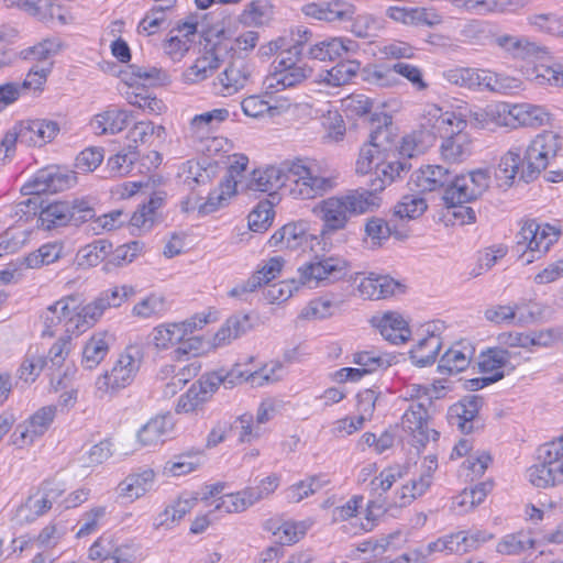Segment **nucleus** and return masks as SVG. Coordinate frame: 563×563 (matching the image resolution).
Here are the masks:
<instances>
[{
	"label": "nucleus",
	"instance_id": "f257e3e1",
	"mask_svg": "<svg viewBox=\"0 0 563 563\" xmlns=\"http://www.w3.org/2000/svg\"><path fill=\"white\" fill-rule=\"evenodd\" d=\"M561 148L560 136L552 131L538 134L523 147L514 145L500 158L496 177L511 183L516 177L530 183L544 170Z\"/></svg>",
	"mask_w": 563,
	"mask_h": 563
},
{
	"label": "nucleus",
	"instance_id": "f03ea898",
	"mask_svg": "<svg viewBox=\"0 0 563 563\" xmlns=\"http://www.w3.org/2000/svg\"><path fill=\"white\" fill-rule=\"evenodd\" d=\"M134 294V289L130 286L113 287L101 292L97 299L82 307L78 312L69 308L67 300H58L49 306L44 313L43 334L53 336L54 328L64 322L66 333L79 335L93 325L104 310L120 307Z\"/></svg>",
	"mask_w": 563,
	"mask_h": 563
},
{
	"label": "nucleus",
	"instance_id": "7ed1b4c3",
	"mask_svg": "<svg viewBox=\"0 0 563 563\" xmlns=\"http://www.w3.org/2000/svg\"><path fill=\"white\" fill-rule=\"evenodd\" d=\"M380 191L369 188H356L320 200L312 208L313 214L322 222L321 235L333 234L344 230L353 217L376 211L382 205Z\"/></svg>",
	"mask_w": 563,
	"mask_h": 563
},
{
	"label": "nucleus",
	"instance_id": "20e7f679",
	"mask_svg": "<svg viewBox=\"0 0 563 563\" xmlns=\"http://www.w3.org/2000/svg\"><path fill=\"white\" fill-rule=\"evenodd\" d=\"M347 263L341 257L314 256L312 261L298 268V278L268 285L265 296L271 302H284L300 286L309 289L329 286L347 275Z\"/></svg>",
	"mask_w": 563,
	"mask_h": 563
},
{
	"label": "nucleus",
	"instance_id": "39448f33",
	"mask_svg": "<svg viewBox=\"0 0 563 563\" xmlns=\"http://www.w3.org/2000/svg\"><path fill=\"white\" fill-rule=\"evenodd\" d=\"M396 157L393 118L388 113H374L371 118L369 140L360 150L356 173L367 174L375 166L374 179L383 177L382 169Z\"/></svg>",
	"mask_w": 563,
	"mask_h": 563
},
{
	"label": "nucleus",
	"instance_id": "423d86ee",
	"mask_svg": "<svg viewBox=\"0 0 563 563\" xmlns=\"http://www.w3.org/2000/svg\"><path fill=\"white\" fill-rule=\"evenodd\" d=\"M286 166H288V192L296 199L322 197L338 186L336 175L320 174L317 165L309 159L286 161Z\"/></svg>",
	"mask_w": 563,
	"mask_h": 563
},
{
	"label": "nucleus",
	"instance_id": "0eeeda50",
	"mask_svg": "<svg viewBox=\"0 0 563 563\" xmlns=\"http://www.w3.org/2000/svg\"><path fill=\"white\" fill-rule=\"evenodd\" d=\"M303 52V42L298 40L288 49L280 53V58L274 62V70L264 81L265 95L273 96L287 88H292L303 82L311 75V69L301 64L299 56Z\"/></svg>",
	"mask_w": 563,
	"mask_h": 563
},
{
	"label": "nucleus",
	"instance_id": "6e6552de",
	"mask_svg": "<svg viewBox=\"0 0 563 563\" xmlns=\"http://www.w3.org/2000/svg\"><path fill=\"white\" fill-rule=\"evenodd\" d=\"M538 463L528 468L530 483L539 488L563 483V437L538 449Z\"/></svg>",
	"mask_w": 563,
	"mask_h": 563
},
{
	"label": "nucleus",
	"instance_id": "1a4fd4ad",
	"mask_svg": "<svg viewBox=\"0 0 563 563\" xmlns=\"http://www.w3.org/2000/svg\"><path fill=\"white\" fill-rule=\"evenodd\" d=\"M560 231L545 223L540 224L534 219L526 220L520 231L516 235V252L523 257L527 252L531 254L525 260V264H530L541 254L547 253L550 247L559 240Z\"/></svg>",
	"mask_w": 563,
	"mask_h": 563
},
{
	"label": "nucleus",
	"instance_id": "9d476101",
	"mask_svg": "<svg viewBox=\"0 0 563 563\" xmlns=\"http://www.w3.org/2000/svg\"><path fill=\"white\" fill-rule=\"evenodd\" d=\"M489 179V174L485 169L460 175L451 173L442 196L444 205L450 208L477 200L488 189Z\"/></svg>",
	"mask_w": 563,
	"mask_h": 563
},
{
	"label": "nucleus",
	"instance_id": "9b49d317",
	"mask_svg": "<svg viewBox=\"0 0 563 563\" xmlns=\"http://www.w3.org/2000/svg\"><path fill=\"white\" fill-rule=\"evenodd\" d=\"M140 365V358H136L131 353V350L128 349L124 353L119 355L111 371L104 372L97 378L96 388L103 394L125 388L134 380Z\"/></svg>",
	"mask_w": 563,
	"mask_h": 563
},
{
	"label": "nucleus",
	"instance_id": "f8f14e48",
	"mask_svg": "<svg viewBox=\"0 0 563 563\" xmlns=\"http://www.w3.org/2000/svg\"><path fill=\"white\" fill-rule=\"evenodd\" d=\"M206 323V318H194L180 323L158 325L154 329L153 342L158 349H167L168 346L181 343V346L177 349V352L187 354V347H189V350L194 349L191 341L197 342L195 338L187 336L192 334L198 327L201 328Z\"/></svg>",
	"mask_w": 563,
	"mask_h": 563
},
{
	"label": "nucleus",
	"instance_id": "ddd939ff",
	"mask_svg": "<svg viewBox=\"0 0 563 563\" xmlns=\"http://www.w3.org/2000/svg\"><path fill=\"white\" fill-rule=\"evenodd\" d=\"M76 181L75 172L53 165L37 170L23 189L27 195L55 194L71 188Z\"/></svg>",
	"mask_w": 563,
	"mask_h": 563
},
{
	"label": "nucleus",
	"instance_id": "4468645a",
	"mask_svg": "<svg viewBox=\"0 0 563 563\" xmlns=\"http://www.w3.org/2000/svg\"><path fill=\"white\" fill-rule=\"evenodd\" d=\"M396 157L382 169L383 177L372 179L374 191H383L387 186L407 174L412 165L410 159L418 153L417 144L411 136L402 137L400 146L397 145V135L395 134Z\"/></svg>",
	"mask_w": 563,
	"mask_h": 563
},
{
	"label": "nucleus",
	"instance_id": "2eb2a0df",
	"mask_svg": "<svg viewBox=\"0 0 563 563\" xmlns=\"http://www.w3.org/2000/svg\"><path fill=\"white\" fill-rule=\"evenodd\" d=\"M428 410L424 401H413L401 418L402 429L411 437V444L416 448H424L432 439L437 441L439 432L428 427Z\"/></svg>",
	"mask_w": 563,
	"mask_h": 563
},
{
	"label": "nucleus",
	"instance_id": "dca6fc26",
	"mask_svg": "<svg viewBox=\"0 0 563 563\" xmlns=\"http://www.w3.org/2000/svg\"><path fill=\"white\" fill-rule=\"evenodd\" d=\"M251 75L252 67L245 58L232 57L213 82L214 91L223 97L232 96L247 85Z\"/></svg>",
	"mask_w": 563,
	"mask_h": 563
},
{
	"label": "nucleus",
	"instance_id": "f3484780",
	"mask_svg": "<svg viewBox=\"0 0 563 563\" xmlns=\"http://www.w3.org/2000/svg\"><path fill=\"white\" fill-rule=\"evenodd\" d=\"M20 143L26 146H44L59 133V124L48 119H27L19 122Z\"/></svg>",
	"mask_w": 563,
	"mask_h": 563
},
{
	"label": "nucleus",
	"instance_id": "a211bd4d",
	"mask_svg": "<svg viewBox=\"0 0 563 563\" xmlns=\"http://www.w3.org/2000/svg\"><path fill=\"white\" fill-rule=\"evenodd\" d=\"M286 161L279 166H269L264 170H253L247 183V188L253 191L273 194L276 190L288 191L289 179Z\"/></svg>",
	"mask_w": 563,
	"mask_h": 563
},
{
	"label": "nucleus",
	"instance_id": "6ab92c4d",
	"mask_svg": "<svg viewBox=\"0 0 563 563\" xmlns=\"http://www.w3.org/2000/svg\"><path fill=\"white\" fill-rule=\"evenodd\" d=\"M228 52L227 46L217 44L205 52L195 63L184 71V79L188 84H198L209 78L223 62L221 53Z\"/></svg>",
	"mask_w": 563,
	"mask_h": 563
},
{
	"label": "nucleus",
	"instance_id": "aec40b11",
	"mask_svg": "<svg viewBox=\"0 0 563 563\" xmlns=\"http://www.w3.org/2000/svg\"><path fill=\"white\" fill-rule=\"evenodd\" d=\"M358 48L357 42L347 37H332L310 46L308 54L312 59L334 62L338 58L357 53Z\"/></svg>",
	"mask_w": 563,
	"mask_h": 563
},
{
	"label": "nucleus",
	"instance_id": "412c9836",
	"mask_svg": "<svg viewBox=\"0 0 563 563\" xmlns=\"http://www.w3.org/2000/svg\"><path fill=\"white\" fill-rule=\"evenodd\" d=\"M483 398L476 395L464 397L449 409V421L457 426L463 433H471L474 430V422L477 418Z\"/></svg>",
	"mask_w": 563,
	"mask_h": 563
},
{
	"label": "nucleus",
	"instance_id": "4be33fe9",
	"mask_svg": "<svg viewBox=\"0 0 563 563\" xmlns=\"http://www.w3.org/2000/svg\"><path fill=\"white\" fill-rule=\"evenodd\" d=\"M494 43L517 59L538 57L545 53L544 46L531 41L527 36L504 34L496 36Z\"/></svg>",
	"mask_w": 563,
	"mask_h": 563
},
{
	"label": "nucleus",
	"instance_id": "5701e85b",
	"mask_svg": "<svg viewBox=\"0 0 563 563\" xmlns=\"http://www.w3.org/2000/svg\"><path fill=\"white\" fill-rule=\"evenodd\" d=\"M174 428L169 412L150 419L139 431L137 440L143 446H155L164 443Z\"/></svg>",
	"mask_w": 563,
	"mask_h": 563
},
{
	"label": "nucleus",
	"instance_id": "b1692460",
	"mask_svg": "<svg viewBox=\"0 0 563 563\" xmlns=\"http://www.w3.org/2000/svg\"><path fill=\"white\" fill-rule=\"evenodd\" d=\"M451 172L440 165H427L420 167L411 176L410 181L420 192L445 190L450 181Z\"/></svg>",
	"mask_w": 563,
	"mask_h": 563
},
{
	"label": "nucleus",
	"instance_id": "393cba45",
	"mask_svg": "<svg viewBox=\"0 0 563 563\" xmlns=\"http://www.w3.org/2000/svg\"><path fill=\"white\" fill-rule=\"evenodd\" d=\"M401 284L388 275L369 273L368 276L361 279L358 284L360 294L367 299L378 300L395 295Z\"/></svg>",
	"mask_w": 563,
	"mask_h": 563
},
{
	"label": "nucleus",
	"instance_id": "a878e982",
	"mask_svg": "<svg viewBox=\"0 0 563 563\" xmlns=\"http://www.w3.org/2000/svg\"><path fill=\"white\" fill-rule=\"evenodd\" d=\"M122 80L129 86H155L169 82V75L166 70L155 66L129 65L121 71Z\"/></svg>",
	"mask_w": 563,
	"mask_h": 563
},
{
	"label": "nucleus",
	"instance_id": "bb28decb",
	"mask_svg": "<svg viewBox=\"0 0 563 563\" xmlns=\"http://www.w3.org/2000/svg\"><path fill=\"white\" fill-rule=\"evenodd\" d=\"M284 258L275 256L269 258L263 267L252 275L243 285L236 286L230 290V296L238 297L245 292L255 291L263 284H269L282 272Z\"/></svg>",
	"mask_w": 563,
	"mask_h": 563
},
{
	"label": "nucleus",
	"instance_id": "cd10ccee",
	"mask_svg": "<svg viewBox=\"0 0 563 563\" xmlns=\"http://www.w3.org/2000/svg\"><path fill=\"white\" fill-rule=\"evenodd\" d=\"M364 232L372 247L383 246L390 236H395L398 240H404L408 236V234L398 229L397 225L391 224V221L379 217L368 218L364 225Z\"/></svg>",
	"mask_w": 563,
	"mask_h": 563
},
{
	"label": "nucleus",
	"instance_id": "c85d7f7f",
	"mask_svg": "<svg viewBox=\"0 0 563 563\" xmlns=\"http://www.w3.org/2000/svg\"><path fill=\"white\" fill-rule=\"evenodd\" d=\"M129 122V111L117 106H110L103 112L95 115L92 125L98 134H115L125 129Z\"/></svg>",
	"mask_w": 563,
	"mask_h": 563
},
{
	"label": "nucleus",
	"instance_id": "c756f323",
	"mask_svg": "<svg viewBox=\"0 0 563 563\" xmlns=\"http://www.w3.org/2000/svg\"><path fill=\"white\" fill-rule=\"evenodd\" d=\"M503 112H508L520 125L538 128L549 122L548 111L541 107L531 103L514 104L511 107L503 104Z\"/></svg>",
	"mask_w": 563,
	"mask_h": 563
},
{
	"label": "nucleus",
	"instance_id": "7c9ffc66",
	"mask_svg": "<svg viewBox=\"0 0 563 563\" xmlns=\"http://www.w3.org/2000/svg\"><path fill=\"white\" fill-rule=\"evenodd\" d=\"M376 325L383 338L393 344L407 342L411 334L407 321L397 312H386Z\"/></svg>",
	"mask_w": 563,
	"mask_h": 563
},
{
	"label": "nucleus",
	"instance_id": "2f4dec72",
	"mask_svg": "<svg viewBox=\"0 0 563 563\" xmlns=\"http://www.w3.org/2000/svg\"><path fill=\"white\" fill-rule=\"evenodd\" d=\"M197 32V24L185 22L177 29L170 31V36L164 42V51L173 59H180L190 48L192 40Z\"/></svg>",
	"mask_w": 563,
	"mask_h": 563
},
{
	"label": "nucleus",
	"instance_id": "473e14b6",
	"mask_svg": "<svg viewBox=\"0 0 563 563\" xmlns=\"http://www.w3.org/2000/svg\"><path fill=\"white\" fill-rule=\"evenodd\" d=\"M155 474L153 470L146 468L140 473L128 475L118 486L119 495L133 501L151 489Z\"/></svg>",
	"mask_w": 563,
	"mask_h": 563
},
{
	"label": "nucleus",
	"instance_id": "72a5a7b5",
	"mask_svg": "<svg viewBox=\"0 0 563 563\" xmlns=\"http://www.w3.org/2000/svg\"><path fill=\"white\" fill-rule=\"evenodd\" d=\"M432 115L434 118L432 133L440 139H448V136L462 132L467 125L466 120L454 111H442L434 108Z\"/></svg>",
	"mask_w": 563,
	"mask_h": 563
},
{
	"label": "nucleus",
	"instance_id": "f704fd0d",
	"mask_svg": "<svg viewBox=\"0 0 563 563\" xmlns=\"http://www.w3.org/2000/svg\"><path fill=\"white\" fill-rule=\"evenodd\" d=\"M229 110L225 108L197 114L190 120L189 130L196 137L203 139L218 129L229 118Z\"/></svg>",
	"mask_w": 563,
	"mask_h": 563
},
{
	"label": "nucleus",
	"instance_id": "c9c22d12",
	"mask_svg": "<svg viewBox=\"0 0 563 563\" xmlns=\"http://www.w3.org/2000/svg\"><path fill=\"white\" fill-rule=\"evenodd\" d=\"M38 228L51 231L58 227L69 225L68 200H58L48 203L40 211Z\"/></svg>",
	"mask_w": 563,
	"mask_h": 563
},
{
	"label": "nucleus",
	"instance_id": "e433bc0d",
	"mask_svg": "<svg viewBox=\"0 0 563 563\" xmlns=\"http://www.w3.org/2000/svg\"><path fill=\"white\" fill-rule=\"evenodd\" d=\"M441 346V338L431 333L428 336L420 339L418 343L410 350V360L415 365L419 367L432 365L437 360Z\"/></svg>",
	"mask_w": 563,
	"mask_h": 563
},
{
	"label": "nucleus",
	"instance_id": "4c0bfd02",
	"mask_svg": "<svg viewBox=\"0 0 563 563\" xmlns=\"http://www.w3.org/2000/svg\"><path fill=\"white\" fill-rule=\"evenodd\" d=\"M307 240L308 234L302 223H288L272 235L269 243L272 246L297 250L302 246Z\"/></svg>",
	"mask_w": 563,
	"mask_h": 563
},
{
	"label": "nucleus",
	"instance_id": "58836bf2",
	"mask_svg": "<svg viewBox=\"0 0 563 563\" xmlns=\"http://www.w3.org/2000/svg\"><path fill=\"white\" fill-rule=\"evenodd\" d=\"M338 63L327 70L323 80L333 87H340L351 82L361 69V63L352 58V55L338 58Z\"/></svg>",
	"mask_w": 563,
	"mask_h": 563
},
{
	"label": "nucleus",
	"instance_id": "ea45409f",
	"mask_svg": "<svg viewBox=\"0 0 563 563\" xmlns=\"http://www.w3.org/2000/svg\"><path fill=\"white\" fill-rule=\"evenodd\" d=\"M473 350L461 347V344L452 345L440 358L438 371L441 374H456L470 365Z\"/></svg>",
	"mask_w": 563,
	"mask_h": 563
},
{
	"label": "nucleus",
	"instance_id": "a19ab883",
	"mask_svg": "<svg viewBox=\"0 0 563 563\" xmlns=\"http://www.w3.org/2000/svg\"><path fill=\"white\" fill-rule=\"evenodd\" d=\"M109 352V336L106 332L93 334L82 349L81 364L87 369L97 367Z\"/></svg>",
	"mask_w": 563,
	"mask_h": 563
},
{
	"label": "nucleus",
	"instance_id": "79ce46f5",
	"mask_svg": "<svg viewBox=\"0 0 563 563\" xmlns=\"http://www.w3.org/2000/svg\"><path fill=\"white\" fill-rule=\"evenodd\" d=\"M252 328L249 314L236 313L227 319L214 336L217 345H225L245 334Z\"/></svg>",
	"mask_w": 563,
	"mask_h": 563
},
{
	"label": "nucleus",
	"instance_id": "37998d69",
	"mask_svg": "<svg viewBox=\"0 0 563 563\" xmlns=\"http://www.w3.org/2000/svg\"><path fill=\"white\" fill-rule=\"evenodd\" d=\"M477 75L478 78L476 81H478V84L475 85L474 90H487L492 92L507 93L517 87L515 84L517 81L516 79L496 74L490 70L477 69Z\"/></svg>",
	"mask_w": 563,
	"mask_h": 563
},
{
	"label": "nucleus",
	"instance_id": "c03bdc74",
	"mask_svg": "<svg viewBox=\"0 0 563 563\" xmlns=\"http://www.w3.org/2000/svg\"><path fill=\"white\" fill-rule=\"evenodd\" d=\"M96 205L95 199L89 197L68 200L69 225L80 227L84 223L91 222V227H93L97 216Z\"/></svg>",
	"mask_w": 563,
	"mask_h": 563
},
{
	"label": "nucleus",
	"instance_id": "a18cd8bd",
	"mask_svg": "<svg viewBox=\"0 0 563 563\" xmlns=\"http://www.w3.org/2000/svg\"><path fill=\"white\" fill-rule=\"evenodd\" d=\"M441 154L445 161L460 162L470 154V141L464 131L442 139Z\"/></svg>",
	"mask_w": 563,
	"mask_h": 563
},
{
	"label": "nucleus",
	"instance_id": "49530a36",
	"mask_svg": "<svg viewBox=\"0 0 563 563\" xmlns=\"http://www.w3.org/2000/svg\"><path fill=\"white\" fill-rule=\"evenodd\" d=\"M168 309L163 296L151 294L134 305L132 316L140 319L161 318Z\"/></svg>",
	"mask_w": 563,
	"mask_h": 563
},
{
	"label": "nucleus",
	"instance_id": "de8ad7c7",
	"mask_svg": "<svg viewBox=\"0 0 563 563\" xmlns=\"http://www.w3.org/2000/svg\"><path fill=\"white\" fill-rule=\"evenodd\" d=\"M510 352L505 349H489L481 354L479 368L484 375L504 373V368L509 365Z\"/></svg>",
	"mask_w": 563,
	"mask_h": 563
},
{
	"label": "nucleus",
	"instance_id": "09e8293b",
	"mask_svg": "<svg viewBox=\"0 0 563 563\" xmlns=\"http://www.w3.org/2000/svg\"><path fill=\"white\" fill-rule=\"evenodd\" d=\"M8 9H19L40 20L53 16V0H2Z\"/></svg>",
	"mask_w": 563,
	"mask_h": 563
},
{
	"label": "nucleus",
	"instance_id": "8fccbe9b",
	"mask_svg": "<svg viewBox=\"0 0 563 563\" xmlns=\"http://www.w3.org/2000/svg\"><path fill=\"white\" fill-rule=\"evenodd\" d=\"M112 250V243L106 239H99L82 247L79 253V264L89 267L101 263Z\"/></svg>",
	"mask_w": 563,
	"mask_h": 563
},
{
	"label": "nucleus",
	"instance_id": "3c124183",
	"mask_svg": "<svg viewBox=\"0 0 563 563\" xmlns=\"http://www.w3.org/2000/svg\"><path fill=\"white\" fill-rule=\"evenodd\" d=\"M427 201L418 195H406L394 207L393 216L400 220L419 218L427 210Z\"/></svg>",
	"mask_w": 563,
	"mask_h": 563
},
{
	"label": "nucleus",
	"instance_id": "603ef678",
	"mask_svg": "<svg viewBox=\"0 0 563 563\" xmlns=\"http://www.w3.org/2000/svg\"><path fill=\"white\" fill-rule=\"evenodd\" d=\"M256 503L250 488L234 494H227L220 498L214 507L217 510L224 509L225 512H242Z\"/></svg>",
	"mask_w": 563,
	"mask_h": 563
},
{
	"label": "nucleus",
	"instance_id": "864d4df0",
	"mask_svg": "<svg viewBox=\"0 0 563 563\" xmlns=\"http://www.w3.org/2000/svg\"><path fill=\"white\" fill-rule=\"evenodd\" d=\"M272 9L269 0H253L242 12L240 20L245 25H262L269 20Z\"/></svg>",
	"mask_w": 563,
	"mask_h": 563
},
{
	"label": "nucleus",
	"instance_id": "5fc2aeb1",
	"mask_svg": "<svg viewBox=\"0 0 563 563\" xmlns=\"http://www.w3.org/2000/svg\"><path fill=\"white\" fill-rule=\"evenodd\" d=\"M166 5L153 7L137 25L139 33L153 35L157 33L163 23L166 22V9L173 7L175 0H165Z\"/></svg>",
	"mask_w": 563,
	"mask_h": 563
},
{
	"label": "nucleus",
	"instance_id": "6e6d98bb",
	"mask_svg": "<svg viewBox=\"0 0 563 563\" xmlns=\"http://www.w3.org/2000/svg\"><path fill=\"white\" fill-rule=\"evenodd\" d=\"M528 23L541 33L563 38V19L555 13L532 14Z\"/></svg>",
	"mask_w": 563,
	"mask_h": 563
},
{
	"label": "nucleus",
	"instance_id": "4d7b16f0",
	"mask_svg": "<svg viewBox=\"0 0 563 563\" xmlns=\"http://www.w3.org/2000/svg\"><path fill=\"white\" fill-rule=\"evenodd\" d=\"M180 177H183L184 185L192 192L199 187H208L211 184L209 172L202 168L199 163L192 161L184 164Z\"/></svg>",
	"mask_w": 563,
	"mask_h": 563
},
{
	"label": "nucleus",
	"instance_id": "13d9d810",
	"mask_svg": "<svg viewBox=\"0 0 563 563\" xmlns=\"http://www.w3.org/2000/svg\"><path fill=\"white\" fill-rule=\"evenodd\" d=\"M534 543L529 533L520 531L505 536L497 544V552L507 555L519 554L527 549H532Z\"/></svg>",
	"mask_w": 563,
	"mask_h": 563
},
{
	"label": "nucleus",
	"instance_id": "bf43d9fd",
	"mask_svg": "<svg viewBox=\"0 0 563 563\" xmlns=\"http://www.w3.org/2000/svg\"><path fill=\"white\" fill-rule=\"evenodd\" d=\"M235 190L236 189L232 186L231 180L222 181L220 187L209 191L207 200L198 206L199 213L206 216L216 212L223 206L227 197L233 195Z\"/></svg>",
	"mask_w": 563,
	"mask_h": 563
},
{
	"label": "nucleus",
	"instance_id": "052dcab7",
	"mask_svg": "<svg viewBox=\"0 0 563 563\" xmlns=\"http://www.w3.org/2000/svg\"><path fill=\"white\" fill-rule=\"evenodd\" d=\"M407 473L408 468L405 465L397 464L386 467L371 481V489L374 493H377L379 489L385 493L389 490L398 479L404 478Z\"/></svg>",
	"mask_w": 563,
	"mask_h": 563
},
{
	"label": "nucleus",
	"instance_id": "680f3d73",
	"mask_svg": "<svg viewBox=\"0 0 563 563\" xmlns=\"http://www.w3.org/2000/svg\"><path fill=\"white\" fill-rule=\"evenodd\" d=\"M324 21L344 22L354 19L356 8L345 0L324 1Z\"/></svg>",
	"mask_w": 563,
	"mask_h": 563
},
{
	"label": "nucleus",
	"instance_id": "e2e57ef3",
	"mask_svg": "<svg viewBox=\"0 0 563 563\" xmlns=\"http://www.w3.org/2000/svg\"><path fill=\"white\" fill-rule=\"evenodd\" d=\"M60 256V247L56 244H44L35 252L25 257V265L29 268H38L57 261Z\"/></svg>",
	"mask_w": 563,
	"mask_h": 563
},
{
	"label": "nucleus",
	"instance_id": "0e129e2a",
	"mask_svg": "<svg viewBox=\"0 0 563 563\" xmlns=\"http://www.w3.org/2000/svg\"><path fill=\"white\" fill-rule=\"evenodd\" d=\"M343 107L345 111L355 117H368L371 118L374 113H384L383 111H372L373 101L365 95H351L343 99Z\"/></svg>",
	"mask_w": 563,
	"mask_h": 563
},
{
	"label": "nucleus",
	"instance_id": "69168bd1",
	"mask_svg": "<svg viewBox=\"0 0 563 563\" xmlns=\"http://www.w3.org/2000/svg\"><path fill=\"white\" fill-rule=\"evenodd\" d=\"M59 43L55 40H43L34 46L27 47L21 52L24 59L45 62L56 55L59 51Z\"/></svg>",
	"mask_w": 563,
	"mask_h": 563
},
{
	"label": "nucleus",
	"instance_id": "338daca9",
	"mask_svg": "<svg viewBox=\"0 0 563 563\" xmlns=\"http://www.w3.org/2000/svg\"><path fill=\"white\" fill-rule=\"evenodd\" d=\"M443 77L453 85L472 89L476 84H478L477 78V69L471 67H456L452 69H448L443 73Z\"/></svg>",
	"mask_w": 563,
	"mask_h": 563
},
{
	"label": "nucleus",
	"instance_id": "774afa93",
	"mask_svg": "<svg viewBox=\"0 0 563 563\" xmlns=\"http://www.w3.org/2000/svg\"><path fill=\"white\" fill-rule=\"evenodd\" d=\"M56 416V407L46 406L38 409L26 422L34 435L42 437L51 427Z\"/></svg>",
	"mask_w": 563,
	"mask_h": 563
}]
</instances>
